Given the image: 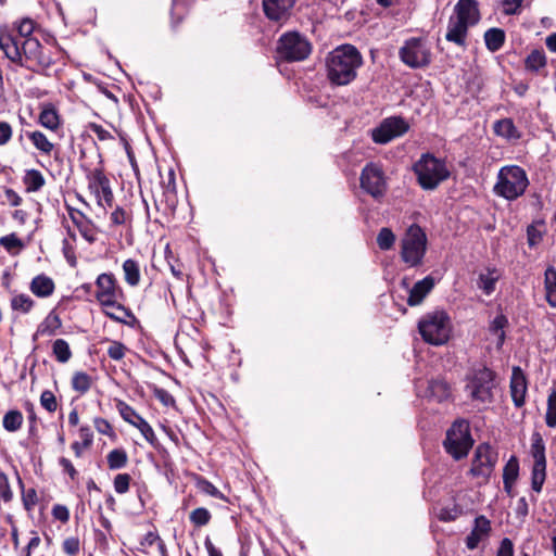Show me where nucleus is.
Masks as SVG:
<instances>
[{
	"label": "nucleus",
	"instance_id": "1",
	"mask_svg": "<svg viewBox=\"0 0 556 556\" xmlns=\"http://www.w3.org/2000/svg\"><path fill=\"white\" fill-rule=\"evenodd\" d=\"M0 49L13 64L34 73L51 67L53 60L37 38L16 37L0 33Z\"/></svg>",
	"mask_w": 556,
	"mask_h": 556
},
{
	"label": "nucleus",
	"instance_id": "2",
	"mask_svg": "<svg viewBox=\"0 0 556 556\" xmlns=\"http://www.w3.org/2000/svg\"><path fill=\"white\" fill-rule=\"evenodd\" d=\"M96 299L104 307L105 316L122 324H127L128 318L135 319L132 312L119 303L124 293L113 274H100L96 280Z\"/></svg>",
	"mask_w": 556,
	"mask_h": 556
},
{
	"label": "nucleus",
	"instance_id": "3",
	"mask_svg": "<svg viewBox=\"0 0 556 556\" xmlns=\"http://www.w3.org/2000/svg\"><path fill=\"white\" fill-rule=\"evenodd\" d=\"M362 64V54L354 46H340L327 59L328 78L334 85H348L355 79Z\"/></svg>",
	"mask_w": 556,
	"mask_h": 556
},
{
	"label": "nucleus",
	"instance_id": "4",
	"mask_svg": "<svg viewBox=\"0 0 556 556\" xmlns=\"http://www.w3.org/2000/svg\"><path fill=\"white\" fill-rule=\"evenodd\" d=\"M480 13L476 0H458L450 17L445 39L457 46H465L468 28L478 24Z\"/></svg>",
	"mask_w": 556,
	"mask_h": 556
},
{
	"label": "nucleus",
	"instance_id": "5",
	"mask_svg": "<svg viewBox=\"0 0 556 556\" xmlns=\"http://www.w3.org/2000/svg\"><path fill=\"white\" fill-rule=\"evenodd\" d=\"M413 170L424 190H434L451 175L445 161L435 157L431 153L421 154L420 159L414 164Z\"/></svg>",
	"mask_w": 556,
	"mask_h": 556
},
{
	"label": "nucleus",
	"instance_id": "6",
	"mask_svg": "<svg viewBox=\"0 0 556 556\" xmlns=\"http://www.w3.org/2000/svg\"><path fill=\"white\" fill-rule=\"evenodd\" d=\"M528 185V176L523 168L518 165H506L498 170L494 192L513 201L525 193Z\"/></svg>",
	"mask_w": 556,
	"mask_h": 556
},
{
	"label": "nucleus",
	"instance_id": "7",
	"mask_svg": "<svg viewBox=\"0 0 556 556\" xmlns=\"http://www.w3.org/2000/svg\"><path fill=\"white\" fill-rule=\"evenodd\" d=\"M418 330L425 342L431 345L445 344L451 334V320L444 311L425 314L418 321Z\"/></svg>",
	"mask_w": 556,
	"mask_h": 556
},
{
	"label": "nucleus",
	"instance_id": "8",
	"mask_svg": "<svg viewBox=\"0 0 556 556\" xmlns=\"http://www.w3.org/2000/svg\"><path fill=\"white\" fill-rule=\"evenodd\" d=\"M473 445L469 422L465 419L455 420L447 429L443 447L455 460L467 457Z\"/></svg>",
	"mask_w": 556,
	"mask_h": 556
},
{
	"label": "nucleus",
	"instance_id": "9",
	"mask_svg": "<svg viewBox=\"0 0 556 556\" xmlns=\"http://www.w3.org/2000/svg\"><path fill=\"white\" fill-rule=\"evenodd\" d=\"M495 374L485 366L472 369L466 377L465 391L472 401L491 402Z\"/></svg>",
	"mask_w": 556,
	"mask_h": 556
},
{
	"label": "nucleus",
	"instance_id": "10",
	"mask_svg": "<svg viewBox=\"0 0 556 556\" xmlns=\"http://www.w3.org/2000/svg\"><path fill=\"white\" fill-rule=\"evenodd\" d=\"M312 52L308 39L299 31H287L280 36L277 42V53L280 59L288 62L304 61Z\"/></svg>",
	"mask_w": 556,
	"mask_h": 556
},
{
	"label": "nucleus",
	"instance_id": "11",
	"mask_svg": "<svg viewBox=\"0 0 556 556\" xmlns=\"http://www.w3.org/2000/svg\"><path fill=\"white\" fill-rule=\"evenodd\" d=\"M427 237L424 230L412 225L402 239L401 257L409 267L421 264L426 253Z\"/></svg>",
	"mask_w": 556,
	"mask_h": 556
},
{
	"label": "nucleus",
	"instance_id": "12",
	"mask_svg": "<svg viewBox=\"0 0 556 556\" xmlns=\"http://www.w3.org/2000/svg\"><path fill=\"white\" fill-rule=\"evenodd\" d=\"M401 61L410 68H422L431 62L428 43L420 38H409L399 50Z\"/></svg>",
	"mask_w": 556,
	"mask_h": 556
},
{
	"label": "nucleus",
	"instance_id": "13",
	"mask_svg": "<svg viewBox=\"0 0 556 556\" xmlns=\"http://www.w3.org/2000/svg\"><path fill=\"white\" fill-rule=\"evenodd\" d=\"M361 188L376 200L382 199L388 190L387 177L382 167L377 163L364 166L359 177Z\"/></svg>",
	"mask_w": 556,
	"mask_h": 556
},
{
	"label": "nucleus",
	"instance_id": "14",
	"mask_svg": "<svg viewBox=\"0 0 556 556\" xmlns=\"http://www.w3.org/2000/svg\"><path fill=\"white\" fill-rule=\"evenodd\" d=\"M88 189L94 195L97 204L106 211L113 206L114 194L111 182L102 167H96L86 175Z\"/></svg>",
	"mask_w": 556,
	"mask_h": 556
},
{
	"label": "nucleus",
	"instance_id": "15",
	"mask_svg": "<svg viewBox=\"0 0 556 556\" xmlns=\"http://www.w3.org/2000/svg\"><path fill=\"white\" fill-rule=\"evenodd\" d=\"M497 459L498 453L489 443H481L475 451L469 472L486 480L492 475Z\"/></svg>",
	"mask_w": 556,
	"mask_h": 556
},
{
	"label": "nucleus",
	"instance_id": "16",
	"mask_svg": "<svg viewBox=\"0 0 556 556\" xmlns=\"http://www.w3.org/2000/svg\"><path fill=\"white\" fill-rule=\"evenodd\" d=\"M407 122L402 117L386 118L379 127L372 131V140L376 143L384 144L408 130Z\"/></svg>",
	"mask_w": 556,
	"mask_h": 556
},
{
	"label": "nucleus",
	"instance_id": "17",
	"mask_svg": "<svg viewBox=\"0 0 556 556\" xmlns=\"http://www.w3.org/2000/svg\"><path fill=\"white\" fill-rule=\"evenodd\" d=\"M118 412L122 416V418L130 424L131 426L136 427L140 433L143 435V438L152 445L155 444L157 441L156 435L152 429V427L149 425V422L141 417L137 412L126 404L123 401H119L117 404Z\"/></svg>",
	"mask_w": 556,
	"mask_h": 556
},
{
	"label": "nucleus",
	"instance_id": "18",
	"mask_svg": "<svg viewBox=\"0 0 556 556\" xmlns=\"http://www.w3.org/2000/svg\"><path fill=\"white\" fill-rule=\"evenodd\" d=\"M509 389L514 405L517 408L522 407L526 403L528 381L523 370L519 366L513 367Z\"/></svg>",
	"mask_w": 556,
	"mask_h": 556
},
{
	"label": "nucleus",
	"instance_id": "19",
	"mask_svg": "<svg viewBox=\"0 0 556 556\" xmlns=\"http://www.w3.org/2000/svg\"><path fill=\"white\" fill-rule=\"evenodd\" d=\"M294 2V0H263L264 13L270 21L283 22L290 16Z\"/></svg>",
	"mask_w": 556,
	"mask_h": 556
},
{
	"label": "nucleus",
	"instance_id": "20",
	"mask_svg": "<svg viewBox=\"0 0 556 556\" xmlns=\"http://www.w3.org/2000/svg\"><path fill=\"white\" fill-rule=\"evenodd\" d=\"M491 532V522L484 516H478L475 519V527L466 538V546L468 549H475L479 543L486 540Z\"/></svg>",
	"mask_w": 556,
	"mask_h": 556
},
{
	"label": "nucleus",
	"instance_id": "21",
	"mask_svg": "<svg viewBox=\"0 0 556 556\" xmlns=\"http://www.w3.org/2000/svg\"><path fill=\"white\" fill-rule=\"evenodd\" d=\"M435 286V280L432 276H427L417 281L409 290L407 304L409 306H417L422 303L424 299L431 292Z\"/></svg>",
	"mask_w": 556,
	"mask_h": 556
},
{
	"label": "nucleus",
	"instance_id": "22",
	"mask_svg": "<svg viewBox=\"0 0 556 556\" xmlns=\"http://www.w3.org/2000/svg\"><path fill=\"white\" fill-rule=\"evenodd\" d=\"M493 131L496 136L509 142L518 141L522 137L521 131L516 127L514 121L508 117L495 121Z\"/></svg>",
	"mask_w": 556,
	"mask_h": 556
},
{
	"label": "nucleus",
	"instance_id": "23",
	"mask_svg": "<svg viewBox=\"0 0 556 556\" xmlns=\"http://www.w3.org/2000/svg\"><path fill=\"white\" fill-rule=\"evenodd\" d=\"M29 290L37 298L45 299L54 293L55 283L53 279L46 274H39L31 279Z\"/></svg>",
	"mask_w": 556,
	"mask_h": 556
},
{
	"label": "nucleus",
	"instance_id": "24",
	"mask_svg": "<svg viewBox=\"0 0 556 556\" xmlns=\"http://www.w3.org/2000/svg\"><path fill=\"white\" fill-rule=\"evenodd\" d=\"M62 326L60 316L55 311H51L45 319L38 325L31 339L36 342L39 337H51L55 334L56 330Z\"/></svg>",
	"mask_w": 556,
	"mask_h": 556
},
{
	"label": "nucleus",
	"instance_id": "25",
	"mask_svg": "<svg viewBox=\"0 0 556 556\" xmlns=\"http://www.w3.org/2000/svg\"><path fill=\"white\" fill-rule=\"evenodd\" d=\"M545 300L548 305L556 308V268L548 266L544 273Z\"/></svg>",
	"mask_w": 556,
	"mask_h": 556
},
{
	"label": "nucleus",
	"instance_id": "26",
	"mask_svg": "<svg viewBox=\"0 0 556 556\" xmlns=\"http://www.w3.org/2000/svg\"><path fill=\"white\" fill-rule=\"evenodd\" d=\"M22 180L25 191L28 193L38 192L46 185V179L41 172L35 168L26 169Z\"/></svg>",
	"mask_w": 556,
	"mask_h": 556
},
{
	"label": "nucleus",
	"instance_id": "27",
	"mask_svg": "<svg viewBox=\"0 0 556 556\" xmlns=\"http://www.w3.org/2000/svg\"><path fill=\"white\" fill-rule=\"evenodd\" d=\"M498 278L500 274L497 269L494 267H488L484 273L479 274L477 286L484 292V294L490 295L494 292Z\"/></svg>",
	"mask_w": 556,
	"mask_h": 556
},
{
	"label": "nucleus",
	"instance_id": "28",
	"mask_svg": "<svg viewBox=\"0 0 556 556\" xmlns=\"http://www.w3.org/2000/svg\"><path fill=\"white\" fill-rule=\"evenodd\" d=\"M547 65V59L543 50H532L525 60L526 70L540 74Z\"/></svg>",
	"mask_w": 556,
	"mask_h": 556
},
{
	"label": "nucleus",
	"instance_id": "29",
	"mask_svg": "<svg viewBox=\"0 0 556 556\" xmlns=\"http://www.w3.org/2000/svg\"><path fill=\"white\" fill-rule=\"evenodd\" d=\"M429 396L437 402H443L451 395L450 384L441 379L431 380L428 386Z\"/></svg>",
	"mask_w": 556,
	"mask_h": 556
},
{
	"label": "nucleus",
	"instance_id": "30",
	"mask_svg": "<svg viewBox=\"0 0 556 556\" xmlns=\"http://www.w3.org/2000/svg\"><path fill=\"white\" fill-rule=\"evenodd\" d=\"M530 454L534 459L533 464H546L545 443L539 432H534L531 437Z\"/></svg>",
	"mask_w": 556,
	"mask_h": 556
},
{
	"label": "nucleus",
	"instance_id": "31",
	"mask_svg": "<svg viewBox=\"0 0 556 556\" xmlns=\"http://www.w3.org/2000/svg\"><path fill=\"white\" fill-rule=\"evenodd\" d=\"M123 271L125 281L131 286L136 287L140 282V266L139 263L132 258H128L123 263Z\"/></svg>",
	"mask_w": 556,
	"mask_h": 556
},
{
	"label": "nucleus",
	"instance_id": "32",
	"mask_svg": "<svg viewBox=\"0 0 556 556\" xmlns=\"http://www.w3.org/2000/svg\"><path fill=\"white\" fill-rule=\"evenodd\" d=\"M484 41L486 48L495 52L500 50L505 42V33L501 28H490L484 34Z\"/></svg>",
	"mask_w": 556,
	"mask_h": 556
},
{
	"label": "nucleus",
	"instance_id": "33",
	"mask_svg": "<svg viewBox=\"0 0 556 556\" xmlns=\"http://www.w3.org/2000/svg\"><path fill=\"white\" fill-rule=\"evenodd\" d=\"M27 137L33 142L35 148L45 154H50L54 148L53 143L47 138V136L39 131L27 132Z\"/></svg>",
	"mask_w": 556,
	"mask_h": 556
},
{
	"label": "nucleus",
	"instance_id": "34",
	"mask_svg": "<svg viewBox=\"0 0 556 556\" xmlns=\"http://www.w3.org/2000/svg\"><path fill=\"white\" fill-rule=\"evenodd\" d=\"M39 123L41 126L55 130L60 125V118L56 110L52 106L45 108L39 114Z\"/></svg>",
	"mask_w": 556,
	"mask_h": 556
},
{
	"label": "nucleus",
	"instance_id": "35",
	"mask_svg": "<svg viewBox=\"0 0 556 556\" xmlns=\"http://www.w3.org/2000/svg\"><path fill=\"white\" fill-rule=\"evenodd\" d=\"M35 306V301L25 293H18L11 299V308L23 314L29 313Z\"/></svg>",
	"mask_w": 556,
	"mask_h": 556
},
{
	"label": "nucleus",
	"instance_id": "36",
	"mask_svg": "<svg viewBox=\"0 0 556 556\" xmlns=\"http://www.w3.org/2000/svg\"><path fill=\"white\" fill-rule=\"evenodd\" d=\"M52 353L55 359L62 364L67 363L72 357L70 344L64 339H56L53 342Z\"/></svg>",
	"mask_w": 556,
	"mask_h": 556
},
{
	"label": "nucleus",
	"instance_id": "37",
	"mask_svg": "<svg viewBox=\"0 0 556 556\" xmlns=\"http://www.w3.org/2000/svg\"><path fill=\"white\" fill-rule=\"evenodd\" d=\"M508 325V319L505 315H497L490 324V332L497 337V345L502 346L505 341L504 328Z\"/></svg>",
	"mask_w": 556,
	"mask_h": 556
},
{
	"label": "nucleus",
	"instance_id": "38",
	"mask_svg": "<svg viewBox=\"0 0 556 556\" xmlns=\"http://www.w3.org/2000/svg\"><path fill=\"white\" fill-rule=\"evenodd\" d=\"M546 478V464H533L531 472V488L536 493L542 491Z\"/></svg>",
	"mask_w": 556,
	"mask_h": 556
},
{
	"label": "nucleus",
	"instance_id": "39",
	"mask_svg": "<svg viewBox=\"0 0 556 556\" xmlns=\"http://www.w3.org/2000/svg\"><path fill=\"white\" fill-rule=\"evenodd\" d=\"M106 460L110 469L117 470L126 466L128 456L125 450L115 448L108 454Z\"/></svg>",
	"mask_w": 556,
	"mask_h": 556
},
{
	"label": "nucleus",
	"instance_id": "40",
	"mask_svg": "<svg viewBox=\"0 0 556 556\" xmlns=\"http://www.w3.org/2000/svg\"><path fill=\"white\" fill-rule=\"evenodd\" d=\"M3 428L9 432L17 431L23 424V414L17 409L9 410L3 417Z\"/></svg>",
	"mask_w": 556,
	"mask_h": 556
},
{
	"label": "nucleus",
	"instance_id": "41",
	"mask_svg": "<svg viewBox=\"0 0 556 556\" xmlns=\"http://www.w3.org/2000/svg\"><path fill=\"white\" fill-rule=\"evenodd\" d=\"M545 424L548 428L556 427V388L551 389L547 396Z\"/></svg>",
	"mask_w": 556,
	"mask_h": 556
},
{
	"label": "nucleus",
	"instance_id": "42",
	"mask_svg": "<svg viewBox=\"0 0 556 556\" xmlns=\"http://www.w3.org/2000/svg\"><path fill=\"white\" fill-rule=\"evenodd\" d=\"M91 387V378L84 371H77L72 378V388L80 394L86 393Z\"/></svg>",
	"mask_w": 556,
	"mask_h": 556
},
{
	"label": "nucleus",
	"instance_id": "43",
	"mask_svg": "<svg viewBox=\"0 0 556 556\" xmlns=\"http://www.w3.org/2000/svg\"><path fill=\"white\" fill-rule=\"evenodd\" d=\"M189 519L193 526L200 528L206 526L211 521L212 515L207 508L198 507L190 513Z\"/></svg>",
	"mask_w": 556,
	"mask_h": 556
},
{
	"label": "nucleus",
	"instance_id": "44",
	"mask_svg": "<svg viewBox=\"0 0 556 556\" xmlns=\"http://www.w3.org/2000/svg\"><path fill=\"white\" fill-rule=\"evenodd\" d=\"M395 242V236L390 228L383 227L377 236V244L383 250H390Z\"/></svg>",
	"mask_w": 556,
	"mask_h": 556
},
{
	"label": "nucleus",
	"instance_id": "45",
	"mask_svg": "<svg viewBox=\"0 0 556 556\" xmlns=\"http://www.w3.org/2000/svg\"><path fill=\"white\" fill-rule=\"evenodd\" d=\"M197 486L201 492L208 494L215 498H219V500L225 498L224 494L212 482H210L205 478L199 477L197 479Z\"/></svg>",
	"mask_w": 556,
	"mask_h": 556
},
{
	"label": "nucleus",
	"instance_id": "46",
	"mask_svg": "<svg viewBox=\"0 0 556 556\" xmlns=\"http://www.w3.org/2000/svg\"><path fill=\"white\" fill-rule=\"evenodd\" d=\"M519 475V462L516 456H511L503 470V480L516 481Z\"/></svg>",
	"mask_w": 556,
	"mask_h": 556
},
{
	"label": "nucleus",
	"instance_id": "47",
	"mask_svg": "<svg viewBox=\"0 0 556 556\" xmlns=\"http://www.w3.org/2000/svg\"><path fill=\"white\" fill-rule=\"evenodd\" d=\"M0 500L10 503L13 500V491L11 489L8 476L0 470Z\"/></svg>",
	"mask_w": 556,
	"mask_h": 556
},
{
	"label": "nucleus",
	"instance_id": "48",
	"mask_svg": "<svg viewBox=\"0 0 556 556\" xmlns=\"http://www.w3.org/2000/svg\"><path fill=\"white\" fill-rule=\"evenodd\" d=\"M0 244L9 252L20 250L24 247L22 240L15 233L1 237Z\"/></svg>",
	"mask_w": 556,
	"mask_h": 556
},
{
	"label": "nucleus",
	"instance_id": "49",
	"mask_svg": "<svg viewBox=\"0 0 556 556\" xmlns=\"http://www.w3.org/2000/svg\"><path fill=\"white\" fill-rule=\"evenodd\" d=\"M40 404L49 413H54L58 408L56 397L50 390L42 391L40 395Z\"/></svg>",
	"mask_w": 556,
	"mask_h": 556
},
{
	"label": "nucleus",
	"instance_id": "50",
	"mask_svg": "<svg viewBox=\"0 0 556 556\" xmlns=\"http://www.w3.org/2000/svg\"><path fill=\"white\" fill-rule=\"evenodd\" d=\"M127 348L119 341H112L108 348V355L113 361H121L126 354Z\"/></svg>",
	"mask_w": 556,
	"mask_h": 556
},
{
	"label": "nucleus",
	"instance_id": "51",
	"mask_svg": "<svg viewBox=\"0 0 556 556\" xmlns=\"http://www.w3.org/2000/svg\"><path fill=\"white\" fill-rule=\"evenodd\" d=\"M130 480L131 478L128 473H118L114 478L113 482L115 492L118 494H125L128 492Z\"/></svg>",
	"mask_w": 556,
	"mask_h": 556
},
{
	"label": "nucleus",
	"instance_id": "52",
	"mask_svg": "<svg viewBox=\"0 0 556 556\" xmlns=\"http://www.w3.org/2000/svg\"><path fill=\"white\" fill-rule=\"evenodd\" d=\"M34 29H35V23L30 18H23L17 24V35H15V36L23 37V38H34L31 36Z\"/></svg>",
	"mask_w": 556,
	"mask_h": 556
},
{
	"label": "nucleus",
	"instance_id": "53",
	"mask_svg": "<svg viewBox=\"0 0 556 556\" xmlns=\"http://www.w3.org/2000/svg\"><path fill=\"white\" fill-rule=\"evenodd\" d=\"M22 502L26 510H31L38 502L37 492L35 489H28L22 494Z\"/></svg>",
	"mask_w": 556,
	"mask_h": 556
},
{
	"label": "nucleus",
	"instance_id": "54",
	"mask_svg": "<svg viewBox=\"0 0 556 556\" xmlns=\"http://www.w3.org/2000/svg\"><path fill=\"white\" fill-rule=\"evenodd\" d=\"M80 548L79 539L76 536H71L64 540L63 542V551L67 555L75 556L78 554Z\"/></svg>",
	"mask_w": 556,
	"mask_h": 556
},
{
	"label": "nucleus",
	"instance_id": "55",
	"mask_svg": "<svg viewBox=\"0 0 556 556\" xmlns=\"http://www.w3.org/2000/svg\"><path fill=\"white\" fill-rule=\"evenodd\" d=\"M13 137V128L10 123L0 121V147L8 144Z\"/></svg>",
	"mask_w": 556,
	"mask_h": 556
},
{
	"label": "nucleus",
	"instance_id": "56",
	"mask_svg": "<svg viewBox=\"0 0 556 556\" xmlns=\"http://www.w3.org/2000/svg\"><path fill=\"white\" fill-rule=\"evenodd\" d=\"M67 211L71 220L77 228H81L83 224L89 219L81 211L77 208L67 206Z\"/></svg>",
	"mask_w": 556,
	"mask_h": 556
},
{
	"label": "nucleus",
	"instance_id": "57",
	"mask_svg": "<svg viewBox=\"0 0 556 556\" xmlns=\"http://www.w3.org/2000/svg\"><path fill=\"white\" fill-rule=\"evenodd\" d=\"M93 424H94V428L97 429V431L99 433L105 434L109 437L114 435L112 426L110 425V422L106 419L97 417V418H94Z\"/></svg>",
	"mask_w": 556,
	"mask_h": 556
},
{
	"label": "nucleus",
	"instance_id": "58",
	"mask_svg": "<svg viewBox=\"0 0 556 556\" xmlns=\"http://www.w3.org/2000/svg\"><path fill=\"white\" fill-rule=\"evenodd\" d=\"M89 129L97 136L100 141H108L113 139V136L109 130L103 128L101 125L91 123Z\"/></svg>",
	"mask_w": 556,
	"mask_h": 556
},
{
	"label": "nucleus",
	"instance_id": "59",
	"mask_svg": "<svg viewBox=\"0 0 556 556\" xmlns=\"http://www.w3.org/2000/svg\"><path fill=\"white\" fill-rule=\"evenodd\" d=\"M523 0H502L504 13L507 15L517 14Z\"/></svg>",
	"mask_w": 556,
	"mask_h": 556
},
{
	"label": "nucleus",
	"instance_id": "60",
	"mask_svg": "<svg viewBox=\"0 0 556 556\" xmlns=\"http://www.w3.org/2000/svg\"><path fill=\"white\" fill-rule=\"evenodd\" d=\"M52 516L61 522H67L70 519V510L64 505H54L52 508Z\"/></svg>",
	"mask_w": 556,
	"mask_h": 556
},
{
	"label": "nucleus",
	"instance_id": "61",
	"mask_svg": "<svg viewBox=\"0 0 556 556\" xmlns=\"http://www.w3.org/2000/svg\"><path fill=\"white\" fill-rule=\"evenodd\" d=\"M496 556H514V544L510 539L504 538L501 541Z\"/></svg>",
	"mask_w": 556,
	"mask_h": 556
},
{
	"label": "nucleus",
	"instance_id": "62",
	"mask_svg": "<svg viewBox=\"0 0 556 556\" xmlns=\"http://www.w3.org/2000/svg\"><path fill=\"white\" fill-rule=\"evenodd\" d=\"M127 219V213L126 211L117 206L112 213H111V222L113 225H124Z\"/></svg>",
	"mask_w": 556,
	"mask_h": 556
},
{
	"label": "nucleus",
	"instance_id": "63",
	"mask_svg": "<svg viewBox=\"0 0 556 556\" xmlns=\"http://www.w3.org/2000/svg\"><path fill=\"white\" fill-rule=\"evenodd\" d=\"M59 465L63 468V470L70 476L72 480H76L78 472L73 466L72 462L65 457H61L59 459Z\"/></svg>",
	"mask_w": 556,
	"mask_h": 556
},
{
	"label": "nucleus",
	"instance_id": "64",
	"mask_svg": "<svg viewBox=\"0 0 556 556\" xmlns=\"http://www.w3.org/2000/svg\"><path fill=\"white\" fill-rule=\"evenodd\" d=\"M79 438L83 445H92L93 442V432L89 426H81L79 428Z\"/></svg>",
	"mask_w": 556,
	"mask_h": 556
}]
</instances>
